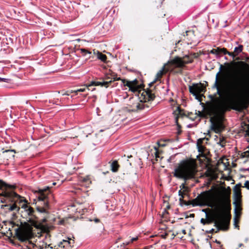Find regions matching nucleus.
<instances>
[{"mask_svg": "<svg viewBox=\"0 0 249 249\" xmlns=\"http://www.w3.org/2000/svg\"><path fill=\"white\" fill-rule=\"evenodd\" d=\"M73 138H75V137H77V136H73Z\"/></svg>", "mask_w": 249, "mask_h": 249, "instance_id": "338daca9", "label": "nucleus"}, {"mask_svg": "<svg viewBox=\"0 0 249 249\" xmlns=\"http://www.w3.org/2000/svg\"><path fill=\"white\" fill-rule=\"evenodd\" d=\"M187 117H188L191 120L194 121L197 118L196 112L195 114L193 112H188L187 113Z\"/></svg>", "mask_w": 249, "mask_h": 249, "instance_id": "4be33fe9", "label": "nucleus"}, {"mask_svg": "<svg viewBox=\"0 0 249 249\" xmlns=\"http://www.w3.org/2000/svg\"><path fill=\"white\" fill-rule=\"evenodd\" d=\"M170 208V206L168 205L167 207V208Z\"/></svg>", "mask_w": 249, "mask_h": 249, "instance_id": "69168bd1", "label": "nucleus"}, {"mask_svg": "<svg viewBox=\"0 0 249 249\" xmlns=\"http://www.w3.org/2000/svg\"><path fill=\"white\" fill-rule=\"evenodd\" d=\"M158 144L159 145V146H161V147H163L165 145V144H164V143L161 144L160 143V142H158Z\"/></svg>", "mask_w": 249, "mask_h": 249, "instance_id": "8fccbe9b", "label": "nucleus"}, {"mask_svg": "<svg viewBox=\"0 0 249 249\" xmlns=\"http://www.w3.org/2000/svg\"><path fill=\"white\" fill-rule=\"evenodd\" d=\"M230 195V187H228L227 189L224 188L221 193L220 203L217 206V213L213 218H208V214H206L207 224H210L214 222V226L217 228L216 233L220 230H227L229 228L231 217Z\"/></svg>", "mask_w": 249, "mask_h": 249, "instance_id": "7ed1b4c3", "label": "nucleus"}, {"mask_svg": "<svg viewBox=\"0 0 249 249\" xmlns=\"http://www.w3.org/2000/svg\"><path fill=\"white\" fill-rule=\"evenodd\" d=\"M210 53L216 55L219 54V47L216 49H213L210 51Z\"/></svg>", "mask_w": 249, "mask_h": 249, "instance_id": "c85d7f7f", "label": "nucleus"}, {"mask_svg": "<svg viewBox=\"0 0 249 249\" xmlns=\"http://www.w3.org/2000/svg\"><path fill=\"white\" fill-rule=\"evenodd\" d=\"M13 152H15V150H5V151H3L2 154L4 155L7 153H12Z\"/></svg>", "mask_w": 249, "mask_h": 249, "instance_id": "4c0bfd02", "label": "nucleus"}, {"mask_svg": "<svg viewBox=\"0 0 249 249\" xmlns=\"http://www.w3.org/2000/svg\"><path fill=\"white\" fill-rule=\"evenodd\" d=\"M236 60H240V58L239 57H237L236 58Z\"/></svg>", "mask_w": 249, "mask_h": 249, "instance_id": "680f3d73", "label": "nucleus"}, {"mask_svg": "<svg viewBox=\"0 0 249 249\" xmlns=\"http://www.w3.org/2000/svg\"><path fill=\"white\" fill-rule=\"evenodd\" d=\"M224 65L220 64L213 86L216 93L209 95L212 108L221 116L232 109L245 108L249 94V65L242 61Z\"/></svg>", "mask_w": 249, "mask_h": 249, "instance_id": "f257e3e1", "label": "nucleus"}, {"mask_svg": "<svg viewBox=\"0 0 249 249\" xmlns=\"http://www.w3.org/2000/svg\"><path fill=\"white\" fill-rule=\"evenodd\" d=\"M181 133V131L180 130H178V135H180Z\"/></svg>", "mask_w": 249, "mask_h": 249, "instance_id": "13d9d810", "label": "nucleus"}, {"mask_svg": "<svg viewBox=\"0 0 249 249\" xmlns=\"http://www.w3.org/2000/svg\"><path fill=\"white\" fill-rule=\"evenodd\" d=\"M243 49V46L240 45L238 47H235L234 50L235 55H238L241 52H242Z\"/></svg>", "mask_w": 249, "mask_h": 249, "instance_id": "aec40b11", "label": "nucleus"}, {"mask_svg": "<svg viewBox=\"0 0 249 249\" xmlns=\"http://www.w3.org/2000/svg\"><path fill=\"white\" fill-rule=\"evenodd\" d=\"M16 188V185L8 184L0 179V200L1 202L6 203L1 205V208L6 212H18L21 206L29 216L30 221L32 219L38 220V214H42L43 219L41 220L43 222H46V218L49 214V204L53 199V196L50 190V188L47 187L34 191L37 200L36 202V211L28 205L26 199L15 192ZM31 222L35 226V221Z\"/></svg>", "mask_w": 249, "mask_h": 249, "instance_id": "f03ea898", "label": "nucleus"}, {"mask_svg": "<svg viewBox=\"0 0 249 249\" xmlns=\"http://www.w3.org/2000/svg\"><path fill=\"white\" fill-rule=\"evenodd\" d=\"M80 51H81V53L84 56H85L87 54H91V52H89V50H88L86 49H81Z\"/></svg>", "mask_w": 249, "mask_h": 249, "instance_id": "a878e982", "label": "nucleus"}, {"mask_svg": "<svg viewBox=\"0 0 249 249\" xmlns=\"http://www.w3.org/2000/svg\"><path fill=\"white\" fill-rule=\"evenodd\" d=\"M190 92L195 96L196 98L199 102H201L202 97L204 96L201 93H205L206 91V87L201 83L194 84L189 87Z\"/></svg>", "mask_w": 249, "mask_h": 249, "instance_id": "0eeeda50", "label": "nucleus"}, {"mask_svg": "<svg viewBox=\"0 0 249 249\" xmlns=\"http://www.w3.org/2000/svg\"><path fill=\"white\" fill-rule=\"evenodd\" d=\"M100 85H101V82L91 81V83L89 85H87V87H89L90 86H100Z\"/></svg>", "mask_w": 249, "mask_h": 249, "instance_id": "393cba45", "label": "nucleus"}, {"mask_svg": "<svg viewBox=\"0 0 249 249\" xmlns=\"http://www.w3.org/2000/svg\"><path fill=\"white\" fill-rule=\"evenodd\" d=\"M93 53L94 54L97 55V58L102 61L105 62L107 61V56L105 54H103L101 52L94 49L93 51Z\"/></svg>", "mask_w": 249, "mask_h": 249, "instance_id": "f3484780", "label": "nucleus"}, {"mask_svg": "<svg viewBox=\"0 0 249 249\" xmlns=\"http://www.w3.org/2000/svg\"><path fill=\"white\" fill-rule=\"evenodd\" d=\"M14 237H16L21 242H28L31 243L30 241V239L31 238L30 232L27 231L22 227H18L15 230V235Z\"/></svg>", "mask_w": 249, "mask_h": 249, "instance_id": "1a4fd4ad", "label": "nucleus"}, {"mask_svg": "<svg viewBox=\"0 0 249 249\" xmlns=\"http://www.w3.org/2000/svg\"><path fill=\"white\" fill-rule=\"evenodd\" d=\"M112 82L115 81L121 80L124 86L129 88V90L137 94L140 101L134 103L132 105V111L138 112L143 110H149L152 107V102L154 100L156 96L152 93L151 89H142V86L139 85L137 80L132 81H127L125 79H122L120 77H117V74L113 73L111 75Z\"/></svg>", "mask_w": 249, "mask_h": 249, "instance_id": "20e7f679", "label": "nucleus"}, {"mask_svg": "<svg viewBox=\"0 0 249 249\" xmlns=\"http://www.w3.org/2000/svg\"><path fill=\"white\" fill-rule=\"evenodd\" d=\"M167 235H168L167 234H166L165 235H164V236H163V238H166Z\"/></svg>", "mask_w": 249, "mask_h": 249, "instance_id": "052dcab7", "label": "nucleus"}, {"mask_svg": "<svg viewBox=\"0 0 249 249\" xmlns=\"http://www.w3.org/2000/svg\"><path fill=\"white\" fill-rule=\"evenodd\" d=\"M200 222L204 225L207 224L206 220V219H204V218H201L200 220Z\"/></svg>", "mask_w": 249, "mask_h": 249, "instance_id": "58836bf2", "label": "nucleus"}, {"mask_svg": "<svg viewBox=\"0 0 249 249\" xmlns=\"http://www.w3.org/2000/svg\"><path fill=\"white\" fill-rule=\"evenodd\" d=\"M203 211L206 212L205 210H203Z\"/></svg>", "mask_w": 249, "mask_h": 249, "instance_id": "774afa93", "label": "nucleus"}, {"mask_svg": "<svg viewBox=\"0 0 249 249\" xmlns=\"http://www.w3.org/2000/svg\"><path fill=\"white\" fill-rule=\"evenodd\" d=\"M243 130L245 132V137L246 138L247 141L249 142V124L245 125Z\"/></svg>", "mask_w": 249, "mask_h": 249, "instance_id": "6ab92c4d", "label": "nucleus"}, {"mask_svg": "<svg viewBox=\"0 0 249 249\" xmlns=\"http://www.w3.org/2000/svg\"><path fill=\"white\" fill-rule=\"evenodd\" d=\"M46 249H53V247L51 246V245H49L47 247H46Z\"/></svg>", "mask_w": 249, "mask_h": 249, "instance_id": "de8ad7c7", "label": "nucleus"}, {"mask_svg": "<svg viewBox=\"0 0 249 249\" xmlns=\"http://www.w3.org/2000/svg\"><path fill=\"white\" fill-rule=\"evenodd\" d=\"M176 124L178 127V130H180L181 128V125L178 123V116L175 118Z\"/></svg>", "mask_w": 249, "mask_h": 249, "instance_id": "7c9ffc66", "label": "nucleus"}, {"mask_svg": "<svg viewBox=\"0 0 249 249\" xmlns=\"http://www.w3.org/2000/svg\"><path fill=\"white\" fill-rule=\"evenodd\" d=\"M69 90H67L66 91H65L64 92H62V94L63 95H69L70 94V93H69Z\"/></svg>", "mask_w": 249, "mask_h": 249, "instance_id": "79ce46f5", "label": "nucleus"}, {"mask_svg": "<svg viewBox=\"0 0 249 249\" xmlns=\"http://www.w3.org/2000/svg\"><path fill=\"white\" fill-rule=\"evenodd\" d=\"M103 173L104 174L106 175V174H107V173H109V171H107V172H103Z\"/></svg>", "mask_w": 249, "mask_h": 249, "instance_id": "bf43d9fd", "label": "nucleus"}, {"mask_svg": "<svg viewBox=\"0 0 249 249\" xmlns=\"http://www.w3.org/2000/svg\"><path fill=\"white\" fill-rule=\"evenodd\" d=\"M180 188H181L180 190H183V191H184L185 192L188 191V188L186 186L185 182L182 183L180 186Z\"/></svg>", "mask_w": 249, "mask_h": 249, "instance_id": "cd10ccee", "label": "nucleus"}, {"mask_svg": "<svg viewBox=\"0 0 249 249\" xmlns=\"http://www.w3.org/2000/svg\"><path fill=\"white\" fill-rule=\"evenodd\" d=\"M178 237L181 238V239H182L183 238V236H179Z\"/></svg>", "mask_w": 249, "mask_h": 249, "instance_id": "e2e57ef3", "label": "nucleus"}, {"mask_svg": "<svg viewBox=\"0 0 249 249\" xmlns=\"http://www.w3.org/2000/svg\"><path fill=\"white\" fill-rule=\"evenodd\" d=\"M197 118L199 117L201 118H203L205 117V114L202 112L198 111V112H196Z\"/></svg>", "mask_w": 249, "mask_h": 249, "instance_id": "473e14b6", "label": "nucleus"}, {"mask_svg": "<svg viewBox=\"0 0 249 249\" xmlns=\"http://www.w3.org/2000/svg\"><path fill=\"white\" fill-rule=\"evenodd\" d=\"M82 181L87 184H90L91 183V180L90 176H87L82 178Z\"/></svg>", "mask_w": 249, "mask_h": 249, "instance_id": "5701e85b", "label": "nucleus"}, {"mask_svg": "<svg viewBox=\"0 0 249 249\" xmlns=\"http://www.w3.org/2000/svg\"><path fill=\"white\" fill-rule=\"evenodd\" d=\"M215 243H217V244H221V242L217 240L216 239L214 241Z\"/></svg>", "mask_w": 249, "mask_h": 249, "instance_id": "864d4df0", "label": "nucleus"}, {"mask_svg": "<svg viewBox=\"0 0 249 249\" xmlns=\"http://www.w3.org/2000/svg\"><path fill=\"white\" fill-rule=\"evenodd\" d=\"M207 232L210 233H213V232H216V231H215L214 229H212L209 231H207Z\"/></svg>", "mask_w": 249, "mask_h": 249, "instance_id": "49530a36", "label": "nucleus"}, {"mask_svg": "<svg viewBox=\"0 0 249 249\" xmlns=\"http://www.w3.org/2000/svg\"><path fill=\"white\" fill-rule=\"evenodd\" d=\"M111 170L113 172H117L120 167V165L117 160H113L110 164Z\"/></svg>", "mask_w": 249, "mask_h": 249, "instance_id": "a211bd4d", "label": "nucleus"}, {"mask_svg": "<svg viewBox=\"0 0 249 249\" xmlns=\"http://www.w3.org/2000/svg\"><path fill=\"white\" fill-rule=\"evenodd\" d=\"M227 53H228V51L226 48H219V54H220L221 53H223L224 54H227Z\"/></svg>", "mask_w": 249, "mask_h": 249, "instance_id": "bb28decb", "label": "nucleus"}, {"mask_svg": "<svg viewBox=\"0 0 249 249\" xmlns=\"http://www.w3.org/2000/svg\"><path fill=\"white\" fill-rule=\"evenodd\" d=\"M184 196L180 197L179 199L180 205H192L193 206H200L212 207L213 205L214 195L213 189L204 191L199 195L196 198L189 201L184 200Z\"/></svg>", "mask_w": 249, "mask_h": 249, "instance_id": "39448f33", "label": "nucleus"}, {"mask_svg": "<svg viewBox=\"0 0 249 249\" xmlns=\"http://www.w3.org/2000/svg\"><path fill=\"white\" fill-rule=\"evenodd\" d=\"M94 221L96 222V223H98L100 222V220L98 218H95L94 219Z\"/></svg>", "mask_w": 249, "mask_h": 249, "instance_id": "5fc2aeb1", "label": "nucleus"}, {"mask_svg": "<svg viewBox=\"0 0 249 249\" xmlns=\"http://www.w3.org/2000/svg\"><path fill=\"white\" fill-rule=\"evenodd\" d=\"M181 232L183 234H186V230L183 229L181 231Z\"/></svg>", "mask_w": 249, "mask_h": 249, "instance_id": "6e6d98bb", "label": "nucleus"}, {"mask_svg": "<svg viewBox=\"0 0 249 249\" xmlns=\"http://www.w3.org/2000/svg\"><path fill=\"white\" fill-rule=\"evenodd\" d=\"M168 71V70L165 68V67L163 66L161 70H160L156 74V77L154 79V80L150 83L149 85L150 87H151L154 83H155L157 81H160V79L162 78V76L165 74Z\"/></svg>", "mask_w": 249, "mask_h": 249, "instance_id": "4468645a", "label": "nucleus"}, {"mask_svg": "<svg viewBox=\"0 0 249 249\" xmlns=\"http://www.w3.org/2000/svg\"><path fill=\"white\" fill-rule=\"evenodd\" d=\"M189 54L190 56H191V57H192L193 61H194V58H198L199 55L198 53H191Z\"/></svg>", "mask_w": 249, "mask_h": 249, "instance_id": "c756f323", "label": "nucleus"}, {"mask_svg": "<svg viewBox=\"0 0 249 249\" xmlns=\"http://www.w3.org/2000/svg\"><path fill=\"white\" fill-rule=\"evenodd\" d=\"M155 149L156 150V152L155 153V156H156V158H159V152L158 151V149L157 148L155 147Z\"/></svg>", "mask_w": 249, "mask_h": 249, "instance_id": "a18cd8bd", "label": "nucleus"}, {"mask_svg": "<svg viewBox=\"0 0 249 249\" xmlns=\"http://www.w3.org/2000/svg\"><path fill=\"white\" fill-rule=\"evenodd\" d=\"M221 147H224L226 144V140L224 137H220L219 138V141L217 142Z\"/></svg>", "mask_w": 249, "mask_h": 249, "instance_id": "b1692460", "label": "nucleus"}, {"mask_svg": "<svg viewBox=\"0 0 249 249\" xmlns=\"http://www.w3.org/2000/svg\"><path fill=\"white\" fill-rule=\"evenodd\" d=\"M196 164L193 160H183L175 169L174 176L185 181L194 178L196 172Z\"/></svg>", "mask_w": 249, "mask_h": 249, "instance_id": "423d86ee", "label": "nucleus"}, {"mask_svg": "<svg viewBox=\"0 0 249 249\" xmlns=\"http://www.w3.org/2000/svg\"><path fill=\"white\" fill-rule=\"evenodd\" d=\"M109 79H110V77L107 75H106V77H105V79L107 81H109Z\"/></svg>", "mask_w": 249, "mask_h": 249, "instance_id": "603ef678", "label": "nucleus"}, {"mask_svg": "<svg viewBox=\"0 0 249 249\" xmlns=\"http://www.w3.org/2000/svg\"><path fill=\"white\" fill-rule=\"evenodd\" d=\"M234 204L235 205V208L234 209V226L235 228L239 230V223L240 222V217L242 214V208L241 206H237V202H234Z\"/></svg>", "mask_w": 249, "mask_h": 249, "instance_id": "9d476101", "label": "nucleus"}, {"mask_svg": "<svg viewBox=\"0 0 249 249\" xmlns=\"http://www.w3.org/2000/svg\"><path fill=\"white\" fill-rule=\"evenodd\" d=\"M185 192L182 191L181 190H180L178 191V195L180 196H184Z\"/></svg>", "mask_w": 249, "mask_h": 249, "instance_id": "f704fd0d", "label": "nucleus"}, {"mask_svg": "<svg viewBox=\"0 0 249 249\" xmlns=\"http://www.w3.org/2000/svg\"><path fill=\"white\" fill-rule=\"evenodd\" d=\"M76 91V90H69V93H70V94L72 93H75V94H77V92Z\"/></svg>", "mask_w": 249, "mask_h": 249, "instance_id": "c03bdc74", "label": "nucleus"}, {"mask_svg": "<svg viewBox=\"0 0 249 249\" xmlns=\"http://www.w3.org/2000/svg\"><path fill=\"white\" fill-rule=\"evenodd\" d=\"M241 186H242L241 184H238L235 186L233 189L234 194L236 199L235 202H236L237 203L238 199H239V200L240 201V199L241 197V190L240 189V187Z\"/></svg>", "mask_w": 249, "mask_h": 249, "instance_id": "2eb2a0df", "label": "nucleus"}, {"mask_svg": "<svg viewBox=\"0 0 249 249\" xmlns=\"http://www.w3.org/2000/svg\"><path fill=\"white\" fill-rule=\"evenodd\" d=\"M242 246H243V244H240L239 245V246H240V247H241Z\"/></svg>", "mask_w": 249, "mask_h": 249, "instance_id": "0e129e2a", "label": "nucleus"}, {"mask_svg": "<svg viewBox=\"0 0 249 249\" xmlns=\"http://www.w3.org/2000/svg\"><path fill=\"white\" fill-rule=\"evenodd\" d=\"M173 113L176 115V117L178 116V118L184 116L187 117V114H186L185 110L182 109L180 107H178Z\"/></svg>", "mask_w": 249, "mask_h": 249, "instance_id": "dca6fc26", "label": "nucleus"}, {"mask_svg": "<svg viewBox=\"0 0 249 249\" xmlns=\"http://www.w3.org/2000/svg\"><path fill=\"white\" fill-rule=\"evenodd\" d=\"M227 54H228L229 55H230L231 56H232L233 58H234L236 56H237L236 55H235L234 52H230L228 51Z\"/></svg>", "mask_w": 249, "mask_h": 249, "instance_id": "72a5a7b5", "label": "nucleus"}, {"mask_svg": "<svg viewBox=\"0 0 249 249\" xmlns=\"http://www.w3.org/2000/svg\"><path fill=\"white\" fill-rule=\"evenodd\" d=\"M85 88H82V89L81 88V89H76V91H77L78 93L79 92H84V91H85Z\"/></svg>", "mask_w": 249, "mask_h": 249, "instance_id": "a19ab883", "label": "nucleus"}, {"mask_svg": "<svg viewBox=\"0 0 249 249\" xmlns=\"http://www.w3.org/2000/svg\"><path fill=\"white\" fill-rule=\"evenodd\" d=\"M71 239H70L69 241L64 240L58 244V247L56 249H71Z\"/></svg>", "mask_w": 249, "mask_h": 249, "instance_id": "ddd939ff", "label": "nucleus"}, {"mask_svg": "<svg viewBox=\"0 0 249 249\" xmlns=\"http://www.w3.org/2000/svg\"><path fill=\"white\" fill-rule=\"evenodd\" d=\"M10 81V79H7V78H1L0 77V82H7V83H8L9 82V81Z\"/></svg>", "mask_w": 249, "mask_h": 249, "instance_id": "c9c22d12", "label": "nucleus"}, {"mask_svg": "<svg viewBox=\"0 0 249 249\" xmlns=\"http://www.w3.org/2000/svg\"><path fill=\"white\" fill-rule=\"evenodd\" d=\"M243 154L247 156V158H249V150L243 152Z\"/></svg>", "mask_w": 249, "mask_h": 249, "instance_id": "37998d69", "label": "nucleus"}, {"mask_svg": "<svg viewBox=\"0 0 249 249\" xmlns=\"http://www.w3.org/2000/svg\"><path fill=\"white\" fill-rule=\"evenodd\" d=\"M138 240V237H135V238H133L131 239V242L132 243L136 240Z\"/></svg>", "mask_w": 249, "mask_h": 249, "instance_id": "09e8293b", "label": "nucleus"}, {"mask_svg": "<svg viewBox=\"0 0 249 249\" xmlns=\"http://www.w3.org/2000/svg\"><path fill=\"white\" fill-rule=\"evenodd\" d=\"M212 122L211 129L214 131L216 133H220L224 129V126L220 122H214L213 119H211Z\"/></svg>", "mask_w": 249, "mask_h": 249, "instance_id": "9b49d317", "label": "nucleus"}, {"mask_svg": "<svg viewBox=\"0 0 249 249\" xmlns=\"http://www.w3.org/2000/svg\"><path fill=\"white\" fill-rule=\"evenodd\" d=\"M209 138L204 137L203 138H200L197 141L196 145L198 148V151L202 154H204L205 150H206V148L202 145L203 141L205 140L209 141Z\"/></svg>", "mask_w": 249, "mask_h": 249, "instance_id": "f8f14e48", "label": "nucleus"}, {"mask_svg": "<svg viewBox=\"0 0 249 249\" xmlns=\"http://www.w3.org/2000/svg\"><path fill=\"white\" fill-rule=\"evenodd\" d=\"M7 234H8V232H7ZM9 236H12V235H13L12 232L11 231H10V232H9Z\"/></svg>", "mask_w": 249, "mask_h": 249, "instance_id": "4d7b16f0", "label": "nucleus"}, {"mask_svg": "<svg viewBox=\"0 0 249 249\" xmlns=\"http://www.w3.org/2000/svg\"><path fill=\"white\" fill-rule=\"evenodd\" d=\"M180 234V232H178V231L176 232V233H173L172 234V239H174L176 236Z\"/></svg>", "mask_w": 249, "mask_h": 249, "instance_id": "ea45409f", "label": "nucleus"}, {"mask_svg": "<svg viewBox=\"0 0 249 249\" xmlns=\"http://www.w3.org/2000/svg\"><path fill=\"white\" fill-rule=\"evenodd\" d=\"M112 83V81L111 80H110L109 81L101 82L100 86L107 88L109 87Z\"/></svg>", "mask_w": 249, "mask_h": 249, "instance_id": "412c9836", "label": "nucleus"}, {"mask_svg": "<svg viewBox=\"0 0 249 249\" xmlns=\"http://www.w3.org/2000/svg\"><path fill=\"white\" fill-rule=\"evenodd\" d=\"M244 187H246L247 189L249 190V181H246L244 184Z\"/></svg>", "mask_w": 249, "mask_h": 249, "instance_id": "e433bc0d", "label": "nucleus"}, {"mask_svg": "<svg viewBox=\"0 0 249 249\" xmlns=\"http://www.w3.org/2000/svg\"><path fill=\"white\" fill-rule=\"evenodd\" d=\"M193 34V33H192L191 31H186V32H185V34H186V35H184V36L185 37H187V38H186V39H187V40H188V41H190V40H191V39H190V38H189L188 37V36H189V34Z\"/></svg>", "mask_w": 249, "mask_h": 249, "instance_id": "2f4dec72", "label": "nucleus"}, {"mask_svg": "<svg viewBox=\"0 0 249 249\" xmlns=\"http://www.w3.org/2000/svg\"><path fill=\"white\" fill-rule=\"evenodd\" d=\"M240 156H241V158H246V157L247 158V156L243 154V152L241 153Z\"/></svg>", "mask_w": 249, "mask_h": 249, "instance_id": "3c124183", "label": "nucleus"}, {"mask_svg": "<svg viewBox=\"0 0 249 249\" xmlns=\"http://www.w3.org/2000/svg\"><path fill=\"white\" fill-rule=\"evenodd\" d=\"M190 54L185 55L182 57L176 56L171 60L170 64L171 65L176 68H182L186 64L191 63L193 60Z\"/></svg>", "mask_w": 249, "mask_h": 249, "instance_id": "6e6552de", "label": "nucleus"}]
</instances>
